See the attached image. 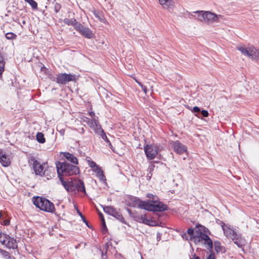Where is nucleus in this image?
<instances>
[{
  "label": "nucleus",
  "instance_id": "nucleus-1",
  "mask_svg": "<svg viewBox=\"0 0 259 259\" xmlns=\"http://www.w3.org/2000/svg\"><path fill=\"white\" fill-rule=\"evenodd\" d=\"M59 181L68 193L82 192L87 194L84 183L80 179H59Z\"/></svg>",
  "mask_w": 259,
  "mask_h": 259
},
{
  "label": "nucleus",
  "instance_id": "nucleus-2",
  "mask_svg": "<svg viewBox=\"0 0 259 259\" xmlns=\"http://www.w3.org/2000/svg\"><path fill=\"white\" fill-rule=\"evenodd\" d=\"M59 178L76 175L79 173L78 167L67 162L58 161L56 163Z\"/></svg>",
  "mask_w": 259,
  "mask_h": 259
},
{
  "label": "nucleus",
  "instance_id": "nucleus-3",
  "mask_svg": "<svg viewBox=\"0 0 259 259\" xmlns=\"http://www.w3.org/2000/svg\"><path fill=\"white\" fill-rule=\"evenodd\" d=\"M221 224L224 233L227 238L232 239L239 247L244 245L245 240L237 231L231 229L229 226L226 225L224 222H221Z\"/></svg>",
  "mask_w": 259,
  "mask_h": 259
},
{
  "label": "nucleus",
  "instance_id": "nucleus-4",
  "mask_svg": "<svg viewBox=\"0 0 259 259\" xmlns=\"http://www.w3.org/2000/svg\"><path fill=\"white\" fill-rule=\"evenodd\" d=\"M193 241L196 244L203 245L208 250H211L212 249V241L204 233L196 230L193 236Z\"/></svg>",
  "mask_w": 259,
  "mask_h": 259
},
{
  "label": "nucleus",
  "instance_id": "nucleus-5",
  "mask_svg": "<svg viewBox=\"0 0 259 259\" xmlns=\"http://www.w3.org/2000/svg\"><path fill=\"white\" fill-rule=\"evenodd\" d=\"M32 201L36 207L41 210L52 213L55 210L54 204L46 198L39 196L33 197Z\"/></svg>",
  "mask_w": 259,
  "mask_h": 259
},
{
  "label": "nucleus",
  "instance_id": "nucleus-6",
  "mask_svg": "<svg viewBox=\"0 0 259 259\" xmlns=\"http://www.w3.org/2000/svg\"><path fill=\"white\" fill-rule=\"evenodd\" d=\"M237 49L241 53L252 59L259 61V49H257L253 46L245 47L243 46L237 47Z\"/></svg>",
  "mask_w": 259,
  "mask_h": 259
},
{
  "label": "nucleus",
  "instance_id": "nucleus-7",
  "mask_svg": "<svg viewBox=\"0 0 259 259\" xmlns=\"http://www.w3.org/2000/svg\"><path fill=\"white\" fill-rule=\"evenodd\" d=\"M28 162L30 164L32 165L36 175H38L40 177H46L47 176V175H46V170L45 169L44 165L40 164L34 157L32 156L30 157Z\"/></svg>",
  "mask_w": 259,
  "mask_h": 259
},
{
  "label": "nucleus",
  "instance_id": "nucleus-8",
  "mask_svg": "<svg viewBox=\"0 0 259 259\" xmlns=\"http://www.w3.org/2000/svg\"><path fill=\"white\" fill-rule=\"evenodd\" d=\"M77 79V77L75 74L66 73L57 74V83L58 84H66L69 81H76Z\"/></svg>",
  "mask_w": 259,
  "mask_h": 259
},
{
  "label": "nucleus",
  "instance_id": "nucleus-9",
  "mask_svg": "<svg viewBox=\"0 0 259 259\" xmlns=\"http://www.w3.org/2000/svg\"><path fill=\"white\" fill-rule=\"evenodd\" d=\"M103 210L105 213L113 216L122 223L126 224L119 209L117 210L112 206H107L103 207Z\"/></svg>",
  "mask_w": 259,
  "mask_h": 259
},
{
  "label": "nucleus",
  "instance_id": "nucleus-10",
  "mask_svg": "<svg viewBox=\"0 0 259 259\" xmlns=\"http://www.w3.org/2000/svg\"><path fill=\"white\" fill-rule=\"evenodd\" d=\"M145 154L148 159H153L158 153L159 148L155 144L146 145L144 147Z\"/></svg>",
  "mask_w": 259,
  "mask_h": 259
},
{
  "label": "nucleus",
  "instance_id": "nucleus-11",
  "mask_svg": "<svg viewBox=\"0 0 259 259\" xmlns=\"http://www.w3.org/2000/svg\"><path fill=\"white\" fill-rule=\"evenodd\" d=\"M147 197L150 199L152 198V202L153 205L152 208V211H163L167 210V206L166 205L164 204L161 202H156V198L157 197L152 194H148Z\"/></svg>",
  "mask_w": 259,
  "mask_h": 259
},
{
  "label": "nucleus",
  "instance_id": "nucleus-12",
  "mask_svg": "<svg viewBox=\"0 0 259 259\" xmlns=\"http://www.w3.org/2000/svg\"><path fill=\"white\" fill-rule=\"evenodd\" d=\"M88 164L92 168V170L96 174L95 176L98 178H105L104 171L102 167L97 164L94 161L88 160Z\"/></svg>",
  "mask_w": 259,
  "mask_h": 259
},
{
  "label": "nucleus",
  "instance_id": "nucleus-13",
  "mask_svg": "<svg viewBox=\"0 0 259 259\" xmlns=\"http://www.w3.org/2000/svg\"><path fill=\"white\" fill-rule=\"evenodd\" d=\"M80 119L83 122L87 123L93 131H94L100 124L98 120V117H97V118H93L90 119L89 118L84 115H81L80 117Z\"/></svg>",
  "mask_w": 259,
  "mask_h": 259
},
{
  "label": "nucleus",
  "instance_id": "nucleus-14",
  "mask_svg": "<svg viewBox=\"0 0 259 259\" xmlns=\"http://www.w3.org/2000/svg\"><path fill=\"white\" fill-rule=\"evenodd\" d=\"M5 240H3L2 244L9 249H16L18 247L16 240L7 235Z\"/></svg>",
  "mask_w": 259,
  "mask_h": 259
},
{
  "label": "nucleus",
  "instance_id": "nucleus-15",
  "mask_svg": "<svg viewBox=\"0 0 259 259\" xmlns=\"http://www.w3.org/2000/svg\"><path fill=\"white\" fill-rule=\"evenodd\" d=\"M174 151L179 154H182L187 152V147L179 141H174L172 144Z\"/></svg>",
  "mask_w": 259,
  "mask_h": 259
},
{
  "label": "nucleus",
  "instance_id": "nucleus-16",
  "mask_svg": "<svg viewBox=\"0 0 259 259\" xmlns=\"http://www.w3.org/2000/svg\"><path fill=\"white\" fill-rule=\"evenodd\" d=\"M136 202L138 205V207L149 211L152 210V208H153L152 203H150L148 201H142L139 199H136Z\"/></svg>",
  "mask_w": 259,
  "mask_h": 259
},
{
  "label": "nucleus",
  "instance_id": "nucleus-17",
  "mask_svg": "<svg viewBox=\"0 0 259 259\" xmlns=\"http://www.w3.org/2000/svg\"><path fill=\"white\" fill-rule=\"evenodd\" d=\"M162 8L167 9L169 12L173 10L175 3L174 0H158Z\"/></svg>",
  "mask_w": 259,
  "mask_h": 259
},
{
  "label": "nucleus",
  "instance_id": "nucleus-18",
  "mask_svg": "<svg viewBox=\"0 0 259 259\" xmlns=\"http://www.w3.org/2000/svg\"><path fill=\"white\" fill-rule=\"evenodd\" d=\"M218 21L219 17L218 15L209 12H205V23H211Z\"/></svg>",
  "mask_w": 259,
  "mask_h": 259
},
{
  "label": "nucleus",
  "instance_id": "nucleus-19",
  "mask_svg": "<svg viewBox=\"0 0 259 259\" xmlns=\"http://www.w3.org/2000/svg\"><path fill=\"white\" fill-rule=\"evenodd\" d=\"M94 131L96 134L100 136L106 143L109 142V140H108L107 136L106 135L104 131L102 128L100 124Z\"/></svg>",
  "mask_w": 259,
  "mask_h": 259
},
{
  "label": "nucleus",
  "instance_id": "nucleus-20",
  "mask_svg": "<svg viewBox=\"0 0 259 259\" xmlns=\"http://www.w3.org/2000/svg\"><path fill=\"white\" fill-rule=\"evenodd\" d=\"M82 36L85 38L91 39L94 36L92 31L88 27H84L79 32Z\"/></svg>",
  "mask_w": 259,
  "mask_h": 259
},
{
  "label": "nucleus",
  "instance_id": "nucleus-21",
  "mask_svg": "<svg viewBox=\"0 0 259 259\" xmlns=\"http://www.w3.org/2000/svg\"><path fill=\"white\" fill-rule=\"evenodd\" d=\"M63 156L68 161L72 162V163L75 164H78V160L77 158L72 154H71L69 152H64L63 153Z\"/></svg>",
  "mask_w": 259,
  "mask_h": 259
},
{
  "label": "nucleus",
  "instance_id": "nucleus-22",
  "mask_svg": "<svg viewBox=\"0 0 259 259\" xmlns=\"http://www.w3.org/2000/svg\"><path fill=\"white\" fill-rule=\"evenodd\" d=\"M93 13L96 18L103 23L106 22V20L103 13L99 10H94Z\"/></svg>",
  "mask_w": 259,
  "mask_h": 259
},
{
  "label": "nucleus",
  "instance_id": "nucleus-23",
  "mask_svg": "<svg viewBox=\"0 0 259 259\" xmlns=\"http://www.w3.org/2000/svg\"><path fill=\"white\" fill-rule=\"evenodd\" d=\"M0 162L3 166H8L10 164V160L6 155L3 154L0 158Z\"/></svg>",
  "mask_w": 259,
  "mask_h": 259
},
{
  "label": "nucleus",
  "instance_id": "nucleus-24",
  "mask_svg": "<svg viewBox=\"0 0 259 259\" xmlns=\"http://www.w3.org/2000/svg\"><path fill=\"white\" fill-rule=\"evenodd\" d=\"M109 248L108 243H106L103 246V250H100L101 252V257L102 259H107V251Z\"/></svg>",
  "mask_w": 259,
  "mask_h": 259
},
{
  "label": "nucleus",
  "instance_id": "nucleus-25",
  "mask_svg": "<svg viewBox=\"0 0 259 259\" xmlns=\"http://www.w3.org/2000/svg\"><path fill=\"white\" fill-rule=\"evenodd\" d=\"M197 14V19L201 21L205 22V12L203 11H196L194 12Z\"/></svg>",
  "mask_w": 259,
  "mask_h": 259
},
{
  "label": "nucleus",
  "instance_id": "nucleus-26",
  "mask_svg": "<svg viewBox=\"0 0 259 259\" xmlns=\"http://www.w3.org/2000/svg\"><path fill=\"white\" fill-rule=\"evenodd\" d=\"M36 140L39 143L43 144L46 142V139L44 137V135L40 132H38L36 135Z\"/></svg>",
  "mask_w": 259,
  "mask_h": 259
},
{
  "label": "nucleus",
  "instance_id": "nucleus-27",
  "mask_svg": "<svg viewBox=\"0 0 259 259\" xmlns=\"http://www.w3.org/2000/svg\"><path fill=\"white\" fill-rule=\"evenodd\" d=\"M139 219L141 222L147 225H149L150 222V220L146 218V214H142L139 217Z\"/></svg>",
  "mask_w": 259,
  "mask_h": 259
},
{
  "label": "nucleus",
  "instance_id": "nucleus-28",
  "mask_svg": "<svg viewBox=\"0 0 259 259\" xmlns=\"http://www.w3.org/2000/svg\"><path fill=\"white\" fill-rule=\"evenodd\" d=\"M5 36L7 39L14 40L17 38V35L13 32H8L5 34Z\"/></svg>",
  "mask_w": 259,
  "mask_h": 259
},
{
  "label": "nucleus",
  "instance_id": "nucleus-29",
  "mask_svg": "<svg viewBox=\"0 0 259 259\" xmlns=\"http://www.w3.org/2000/svg\"><path fill=\"white\" fill-rule=\"evenodd\" d=\"M76 21V19L74 18H72L71 19L65 18L64 19L63 22L65 24L68 25H71L73 26Z\"/></svg>",
  "mask_w": 259,
  "mask_h": 259
},
{
  "label": "nucleus",
  "instance_id": "nucleus-30",
  "mask_svg": "<svg viewBox=\"0 0 259 259\" xmlns=\"http://www.w3.org/2000/svg\"><path fill=\"white\" fill-rule=\"evenodd\" d=\"M84 27V26H83L81 23L77 22L76 21H75L73 25V27L74 28V29H76L79 32L81 31V30L83 29Z\"/></svg>",
  "mask_w": 259,
  "mask_h": 259
},
{
  "label": "nucleus",
  "instance_id": "nucleus-31",
  "mask_svg": "<svg viewBox=\"0 0 259 259\" xmlns=\"http://www.w3.org/2000/svg\"><path fill=\"white\" fill-rule=\"evenodd\" d=\"M190 259H201L200 257L196 254H194ZM206 259H215L214 255L213 253H210Z\"/></svg>",
  "mask_w": 259,
  "mask_h": 259
},
{
  "label": "nucleus",
  "instance_id": "nucleus-32",
  "mask_svg": "<svg viewBox=\"0 0 259 259\" xmlns=\"http://www.w3.org/2000/svg\"><path fill=\"white\" fill-rule=\"evenodd\" d=\"M214 250L217 252H219L221 251V243L219 241H215L214 242Z\"/></svg>",
  "mask_w": 259,
  "mask_h": 259
},
{
  "label": "nucleus",
  "instance_id": "nucleus-33",
  "mask_svg": "<svg viewBox=\"0 0 259 259\" xmlns=\"http://www.w3.org/2000/svg\"><path fill=\"white\" fill-rule=\"evenodd\" d=\"M194 229L193 228H189L187 230V232L186 233L188 235L190 236V239L191 240H193V236L195 235H194Z\"/></svg>",
  "mask_w": 259,
  "mask_h": 259
},
{
  "label": "nucleus",
  "instance_id": "nucleus-34",
  "mask_svg": "<svg viewBox=\"0 0 259 259\" xmlns=\"http://www.w3.org/2000/svg\"><path fill=\"white\" fill-rule=\"evenodd\" d=\"M192 111L195 113V115L196 116L199 117V114L201 111V110L198 107L195 106V107H193Z\"/></svg>",
  "mask_w": 259,
  "mask_h": 259
},
{
  "label": "nucleus",
  "instance_id": "nucleus-35",
  "mask_svg": "<svg viewBox=\"0 0 259 259\" xmlns=\"http://www.w3.org/2000/svg\"><path fill=\"white\" fill-rule=\"evenodd\" d=\"M76 209L77 210V213L79 214V215L81 217L82 220L84 223H85L88 226V221L86 220L85 217L82 215V214L80 212V211L79 210L78 208L76 207Z\"/></svg>",
  "mask_w": 259,
  "mask_h": 259
},
{
  "label": "nucleus",
  "instance_id": "nucleus-36",
  "mask_svg": "<svg viewBox=\"0 0 259 259\" xmlns=\"http://www.w3.org/2000/svg\"><path fill=\"white\" fill-rule=\"evenodd\" d=\"M61 8V5L59 3H55L54 4V11L56 13L59 12Z\"/></svg>",
  "mask_w": 259,
  "mask_h": 259
},
{
  "label": "nucleus",
  "instance_id": "nucleus-37",
  "mask_svg": "<svg viewBox=\"0 0 259 259\" xmlns=\"http://www.w3.org/2000/svg\"><path fill=\"white\" fill-rule=\"evenodd\" d=\"M0 253H1L2 255L5 257H10L9 253L5 250L0 249Z\"/></svg>",
  "mask_w": 259,
  "mask_h": 259
},
{
  "label": "nucleus",
  "instance_id": "nucleus-38",
  "mask_svg": "<svg viewBox=\"0 0 259 259\" xmlns=\"http://www.w3.org/2000/svg\"><path fill=\"white\" fill-rule=\"evenodd\" d=\"M200 112L202 116L204 117H207L209 115L208 111L206 110H202Z\"/></svg>",
  "mask_w": 259,
  "mask_h": 259
},
{
  "label": "nucleus",
  "instance_id": "nucleus-39",
  "mask_svg": "<svg viewBox=\"0 0 259 259\" xmlns=\"http://www.w3.org/2000/svg\"><path fill=\"white\" fill-rule=\"evenodd\" d=\"M8 235L6 234H3L0 232V242L2 243L3 240H5V237H7Z\"/></svg>",
  "mask_w": 259,
  "mask_h": 259
},
{
  "label": "nucleus",
  "instance_id": "nucleus-40",
  "mask_svg": "<svg viewBox=\"0 0 259 259\" xmlns=\"http://www.w3.org/2000/svg\"><path fill=\"white\" fill-rule=\"evenodd\" d=\"M82 245H83V248H84L86 245V243L84 242H81L75 246V248L76 249L80 248Z\"/></svg>",
  "mask_w": 259,
  "mask_h": 259
},
{
  "label": "nucleus",
  "instance_id": "nucleus-41",
  "mask_svg": "<svg viewBox=\"0 0 259 259\" xmlns=\"http://www.w3.org/2000/svg\"><path fill=\"white\" fill-rule=\"evenodd\" d=\"M49 77L52 81H55L57 82V76H54V75L50 74Z\"/></svg>",
  "mask_w": 259,
  "mask_h": 259
},
{
  "label": "nucleus",
  "instance_id": "nucleus-42",
  "mask_svg": "<svg viewBox=\"0 0 259 259\" xmlns=\"http://www.w3.org/2000/svg\"><path fill=\"white\" fill-rule=\"evenodd\" d=\"M98 180H99V183H102L104 185H107V183L106 182V179H98Z\"/></svg>",
  "mask_w": 259,
  "mask_h": 259
},
{
  "label": "nucleus",
  "instance_id": "nucleus-43",
  "mask_svg": "<svg viewBox=\"0 0 259 259\" xmlns=\"http://www.w3.org/2000/svg\"><path fill=\"white\" fill-rule=\"evenodd\" d=\"M89 114L91 116L92 118H97V117H96L95 113L94 111L89 112Z\"/></svg>",
  "mask_w": 259,
  "mask_h": 259
},
{
  "label": "nucleus",
  "instance_id": "nucleus-44",
  "mask_svg": "<svg viewBox=\"0 0 259 259\" xmlns=\"http://www.w3.org/2000/svg\"><path fill=\"white\" fill-rule=\"evenodd\" d=\"M182 237L183 239L185 240H188V235L186 233H184L182 235Z\"/></svg>",
  "mask_w": 259,
  "mask_h": 259
},
{
  "label": "nucleus",
  "instance_id": "nucleus-45",
  "mask_svg": "<svg viewBox=\"0 0 259 259\" xmlns=\"http://www.w3.org/2000/svg\"><path fill=\"white\" fill-rule=\"evenodd\" d=\"M99 217L101 219V222H103L104 223V218L103 216V214L101 212H99Z\"/></svg>",
  "mask_w": 259,
  "mask_h": 259
},
{
  "label": "nucleus",
  "instance_id": "nucleus-46",
  "mask_svg": "<svg viewBox=\"0 0 259 259\" xmlns=\"http://www.w3.org/2000/svg\"><path fill=\"white\" fill-rule=\"evenodd\" d=\"M9 224H10V221L8 220H4V221L2 223V224H3L4 225H5V226L8 225H9Z\"/></svg>",
  "mask_w": 259,
  "mask_h": 259
},
{
  "label": "nucleus",
  "instance_id": "nucleus-47",
  "mask_svg": "<svg viewBox=\"0 0 259 259\" xmlns=\"http://www.w3.org/2000/svg\"><path fill=\"white\" fill-rule=\"evenodd\" d=\"M141 88H142V90L144 92V93L145 94H146L147 92V87L145 85H142Z\"/></svg>",
  "mask_w": 259,
  "mask_h": 259
},
{
  "label": "nucleus",
  "instance_id": "nucleus-48",
  "mask_svg": "<svg viewBox=\"0 0 259 259\" xmlns=\"http://www.w3.org/2000/svg\"><path fill=\"white\" fill-rule=\"evenodd\" d=\"M102 226L103 229L107 230V227L106 226V224H105V220H104V223L102 222Z\"/></svg>",
  "mask_w": 259,
  "mask_h": 259
},
{
  "label": "nucleus",
  "instance_id": "nucleus-49",
  "mask_svg": "<svg viewBox=\"0 0 259 259\" xmlns=\"http://www.w3.org/2000/svg\"><path fill=\"white\" fill-rule=\"evenodd\" d=\"M107 143L110 148L114 152V149H113V146L112 145L111 142L109 141V142H107Z\"/></svg>",
  "mask_w": 259,
  "mask_h": 259
},
{
  "label": "nucleus",
  "instance_id": "nucleus-50",
  "mask_svg": "<svg viewBox=\"0 0 259 259\" xmlns=\"http://www.w3.org/2000/svg\"><path fill=\"white\" fill-rule=\"evenodd\" d=\"M59 133L60 134L62 135V136H63L65 134V130L64 129H62V130H61L60 131H59Z\"/></svg>",
  "mask_w": 259,
  "mask_h": 259
},
{
  "label": "nucleus",
  "instance_id": "nucleus-51",
  "mask_svg": "<svg viewBox=\"0 0 259 259\" xmlns=\"http://www.w3.org/2000/svg\"><path fill=\"white\" fill-rule=\"evenodd\" d=\"M84 132H85V130H84V128L83 127H82L80 129V131L79 132V133H81V134H84Z\"/></svg>",
  "mask_w": 259,
  "mask_h": 259
},
{
  "label": "nucleus",
  "instance_id": "nucleus-52",
  "mask_svg": "<svg viewBox=\"0 0 259 259\" xmlns=\"http://www.w3.org/2000/svg\"><path fill=\"white\" fill-rule=\"evenodd\" d=\"M217 223H218V224H220V225L222 226L221 222H222L221 221H220V220H218V221H217Z\"/></svg>",
  "mask_w": 259,
  "mask_h": 259
},
{
  "label": "nucleus",
  "instance_id": "nucleus-53",
  "mask_svg": "<svg viewBox=\"0 0 259 259\" xmlns=\"http://www.w3.org/2000/svg\"><path fill=\"white\" fill-rule=\"evenodd\" d=\"M137 82H138V83L139 84V85L140 86H141V87H142V85H143V84H142L141 82H138V81H137Z\"/></svg>",
  "mask_w": 259,
  "mask_h": 259
},
{
  "label": "nucleus",
  "instance_id": "nucleus-54",
  "mask_svg": "<svg viewBox=\"0 0 259 259\" xmlns=\"http://www.w3.org/2000/svg\"><path fill=\"white\" fill-rule=\"evenodd\" d=\"M2 217H3L2 213V212L0 211V219L2 218Z\"/></svg>",
  "mask_w": 259,
  "mask_h": 259
},
{
  "label": "nucleus",
  "instance_id": "nucleus-55",
  "mask_svg": "<svg viewBox=\"0 0 259 259\" xmlns=\"http://www.w3.org/2000/svg\"><path fill=\"white\" fill-rule=\"evenodd\" d=\"M158 235H159V236H160V233H158L157 234V237H158Z\"/></svg>",
  "mask_w": 259,
  "mask_h": 259
},
{
  "label": "nucleus",
  "instance_id": "nucleus-56",
  "mask_svg": "<svg viewBox=\"0 0 259 259\" xmlns=\"http://www.w3.org/2000/svg\"><path fill=\"white\" fill-rule=\"evenodd\" d=\"M127 210L128 211V212H131V210H130V209H127Z\"/></svg>",
  "mask_w": 259,
  "mask_h": 259
},
{
  "label": "nucleus",
  "instance_id": "nucleus-57",
  "mask_svg": "<svg viewBox=\"0 0 259 259\" xmlns=\"http://www.w3.org/2000/svg\"><path fill=\"white\" fill-rule=\"evenodd\" d=\"M95 182L97 184V182L96 181V180H95Z\"/></svg>",
  "mask_w": 259,
  "mask_h": 259
}]
</instances>
